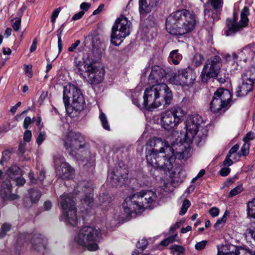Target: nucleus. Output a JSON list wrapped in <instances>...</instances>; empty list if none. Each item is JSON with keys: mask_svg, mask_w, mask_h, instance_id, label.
Listing matches in <instances>:
<instances>
[{"mask_svg": "<svg viewBox=\"0 0 255 255\" xmlns=\"http://www.w3.org/2000/svg\"><path fill=\"white\" fill-rule=\"evenodd\" d=\"M201 123L199 115L190 116L186 122L185 138L183 140L177 138L170 145L159 138L151 139L145 151L147 163L156 169L169 172L172 169L176 158L187 159L190 156L189 143L197 134Z\"/></svg>", "mask_w": 255, "mask_h": 255, "instance_id": "obj_1", "label": "nucleus"}, {"mask_svg": "<svg viewBox=\"0 0 255 255\" xmlns=\"http://www.w3.org/2000/svg\"><path fill=\"white\" fill-rule=\"evenodd\" d=\"M156 193L151 190H142L127 197L123 203V211L115 215L118 223L126 222L133 214L142 212L145 209L150 208L156 201Z\"/></svg>", "mask_w": 255, "mask_h": 255, "instance_id": "obj_2", "label": "nucleus"}, {"mask_svg": "<svg viewBox=\"0 0 255 255\" xmlns=\"http://www.w3.org/2000/svg\"><path fill=\"white\" fill-rule=\"evenodd\" d=\"M197 22L196 14L186 9L176 10L166 18V29L170 34L180 36L190 32Z\"/></svg>", "mask_w": 255, "mask_h": 255, "instance_id": "obj_3", "label": "nucleus"}, {"mask_svg": "<svg viewBox=\"0 0 255 255\" xmlns=\"http://www.w3.org/2000/svg\"><path fill=\"white\" fill-rule=\"evenodd\" d=\"M143 105L147 109L169 106L173 98L172 93L165 84H158L145 89L143 97Z\"/></svg>", "mask_w": 255, "mask_h": 255, "instance_id": "obj_4", "label": "nucleus"}, {"mask_svg": "<svg viewBox=\"0 0 255 255\" xmlns=\"http://www.w3.org/2000/svg\"><path fill=\"white\" fill-rule=\"evenodd\" d=\"M101 231L91 226L81 228L75 235L74 242L87 250L93 252L99 249L98 243L100 239Z\"/></svg>", "mask_w": 255, "mask_h": 255, "instance_id": "obj_5", "label": "nucleus"}, {"mask_svg": "<svg viewBox=\"0 0 255 255\" xmlns=\"http://www.w3.org/2000/svg\"><path fill=\"white\" fill-rule=\"evenodd\" d=\"M63 101L67 111L70 106L69 101L71 99V107L75 111L83 110L85 104V100L80 90L74 84L68 83L63 86Z\"/></svg>", "mask_w": 255, "mask_h": 255, "instance_id": "obj_6", "label": "nucleus"}, {"mask_svg": "<svg viewBox=\"0 0 255 255\" xmlns=\"http://www.w3.org/2000/svg\"><path fill=\"white\" fill-rule=\"evenodd\" d=\"M64 145L66 149L71 155L77 152L85 151L90 153L89 145L86 143L85 136L80 133L69 132L63 138Z\"/></svg>", "mask_w": 255, "mask_h": 255, "instance_id": "obj_7", "label": "nucleus"}, {"mask_svg": "<svg viewBox=\"0 0 255 255\" xmlns=\"http://www.w3.org/2000/svg\"><path fill=\"white\" fill-rule=\"evenodd\" d=\"M131 22L123 14L116 20L112 28L111 43L118 45L123 39L129 35Z\"/></svg>", "mask_w": 255, "mask_h": 255, "instance_id": "obj_8", "label": "nucleus"}, {"mask_svg": "<svg viewBox=\"0 0 255 255\" xmlns=\"http://www.w3.org/2000/svg\"><path fill=\"white\" fill-rule=\"evenodd\" d=\"M184 115V111L181 108L172 107L160 114V124L165 129L171 130L181 123Z\"/></svg>", "mask_w": 255, "mask_h": 255, "instance_id": "obj_9", "label": "nucleus"}, {"mask_svg": "<svg viewBox=\"0 0 255 255\" xmlns=\"http://www.w3.org/2000/svg\"><path fill=\"white\" fill-rule=\"evenodd\" d=\"M73 198L71 194H63L60 197L58 201L64 210L61 220H64L72 226H75L77 225L78 220Z\"/></svg>", "mask_w": 255, "mask_h": 255, "instance_id": "obj_10", "label": "nucleus"}, {"mask_svg": "<svg viewBox=\"0 0 255 255\" xmlns=\"http://www.w3.org/2000/svg\"><path fill=\"white\" fill-rule=\"evenodd\" d=\"M231 96L228 90H218L214 93L210 104L211 111L213 113L225 112L232 104Z\"/></svg>", "mask_w": 255, "mask_h": 255, "instance_id": "obj_11", "label": "nucleus"}, {"mask_svg": "<svg viewBox=\"0 0 255 255\" xmlns=\"http://www.w3.org/2000/svg\"><path fill=\"white\" fill-rule=\"evenodd\" d=\"M222 66L221 58L216 56L208 60L204 66L201 76L202 79L216 78Z\"/></svg>", "mask_w": 255, "mask_h": 255, "instance_id": "obj_12", "label": "nucleus"}, {"mask_svg": "<svg viewBox=\"0 0 255 255\" xmlns=\"http://www.w3.org/2000/svg\"><path fill=\"white\" fill-rule=\"evenodd\" d=\"M94 64V61L87 57L76 65L78 72L81 76V78L88 80H98L96 76V69Z\"/></svg>", "mask_w": 255, "mask_h": 255, "instance_id": "obj_13", "label": "nucleus"}, {"mask_svg": "<svg viewBox=\"0 0 255 255\" xmlns=\"http://www.w3.org/2000/svg\"><path fill=\"white\" fill-rule=\"evenodd\" d=\"M54 162L56 173L59 177L62 179L68 178L73 173V169L65 161L63 156L59 155L55 156Z\"/></svg>", "mask_w": 255, "mask_h": 255, "instance_id": "obj_14", "label": "nucleus"}, {"mask_svg": "<svg viewBox=\"0 0 255 255\" xmlns=\"http://www.w3.org/2000/svg\"><path fill=\"white\" fill-rule=\"evenodd\" d=\"M223 3V0H208L204 6L205 16H211L213 20L218 18Z\"/></svg>", "mask_w": 255, "mask_h": 255, "instance_id": "obj_15", "label": "nucleus"}, {"mask_svg": "<svg viewBox=\"0 0 255 255\" xmlns=\"http://www.w3.org/2000/svg\"><path fill=\"white\" fill-rule=\"evenodd\" d=\"M84 182L80 183L78 185L77 188L74 190L76 194L79 192L80 195L84 194V198L81 199V202L83 206V208L86 210L91 208L93 202V188L90 187L85 186Z\"/></svg>", "mask_w": 255, "mask_h": 255, "instance_id": "obj_16", "label": "nucleus"}, {"mask_svg": "<svg viewBox=\"0 0 255 255\" xmlns=\"http://www.w3.org/2000/svg\"><path fill=\"white\" fill-rule=\"evenodd\" d=\"M128 169L126 167H120L116 172L111 173L108 178L113 186H121L126 183L128 178Z\"/></svg>", "mask_w": 255, "mask_h": 255, "instance_id": "obj_17", "label": "nucleus"}, {"mask_svg": "<svg viewBox=\"0 0 255 255\" xmlns=\"http://www.w3.org/2000/svg\"><path fill=\"white\" fill-rule=\"evenodd\" d=\"M173 77V70L170 68L163 69L157 65H154L152 67L149 80H160L166 78L171 80Z\"/></svg>", "mask_w": 255, "mask_h": 255, "instance_id": "obj_18", "label": "nucleus"}, {"mask_svg": "<svg viewBox=\"0 0 255 255\" xmlns=\"http://www.w3.org/2000/svg\"><path fill=\"white\" fill-rule=\"evenodd\" d=\"M249 8L245 6L243 9L241 13V20L239 23L235 24L234 23H228L227 22V25L228 26L229 31H227V35H229L228 32L233 31L234 32L238 31L241 29L242 28L246 27L249 22V18L248 16L249 15Z\"/></svg>", "mask_w": 255, "mask_h": 255, "instance_id": "obj_19", "label": "nucleus"}, {"mask_svg": "<svg viewBox=\"0 0 255 255\" xmlns=\"http://www.w3.org/2000/svg\"><path fill=\"white\" fill-rule=\"evenodd\" d=\"M32 249L38 253H43L47 247V240L41 234L33 235L31 241Z\"/></svg>", "mask_w": 255, "mask_h": 255, "instance_id": "obj_20", "label": "nucleus"}, {"mask_svg": "<svg viewBox=\"0 0 255 255\" xmlns=\"http://www.w3.org/2000/svg\"><path fill=\"white\" fill-rule=\"evenodd\" d=\"M6 174L9 178L15 181L17 185H22L25 183V180L21 177V169L16 165H12L8 168Z\"/></svg>", "mask_w": 255, "mask_h": 255, "instance_id": "obj_21", "label": "nucleus"}, {"mask_svg": "<svg viewBox=\"0 0 255 255\" xmlns=\"http://www.w3.org/2000/svg\"><path fill=\"white\" fill-rule=\"evenodd\" d=\"M0 195L3 200H13L18 198L15 194H11V185L9 180L3 182L0 189Z\"/></svg>", "mask_w": 255, "mask_h": 255, "instance_id": "obj_22", "label": "nucleus"}, {"mask_svg": "<svg viewBox=\"0 0 255 255\" xmlns=\"http://www.w3.org/2000/svg\"><path fill=\"white\" fill-rule=\"evenodd\" d=\"M255 55V43L250 44L245 47L239 53L240 60L244 62L252 60Z\"/></svg>", "mask_w": 255, "mask_h": 255, "instance_id": "obj_23", "label": "nucleus"}, {"mask_svg": "<svg viewBox=\"0 0 255 255\" xmlns=\"http://www.w3.org/2000/svg\"><path fill=\"white\" fill-rule=\"evenodd\" d=\"M254 81H243L239 84L235 92L237 97L239 98L246 96L253 90Z\"/></svg>", "mask_w": 255, "mask_h": 255, "instance_id": "obj_24", "label": "nucleus"}, {"mask_svg": "<svg viewBox=\"0 0 255 255\" xmlns=\"http://www.w3.org/2000/svg\"><path fill=\"white\" fill-rule=\"evenodd\" d=\"M41 196V192L37 189H30L28 191V194L24 199L26 206H30L31 204L36 203Z\"/></svg>", "mask_w": 255, "mask_h": 255, "instance_id": "obj_25", "label": "nucleus"}, {"mask_svg": "<svg viewBox=\"0 0 255 255\" xmlns=\"http://www.w3.org/2000/svg\"><path fill=\"white\" fill-rule=\"evenodd\" d=\"M159 0H139V11L140 14H144L151 11Z\"/></svg>", "mask_w": 255, "mask_h": 255, "instance_id": "obj_26", "label": "nucleus"}, {"mask_svg": "<svg viewBox=\"0 0 255 255\" xmlns=\"http://www.w3.org/2000/svg\"><path fill=\"white\" fill-rule=\"evenodd\" d=\"M185 79L186 80H195V73L192 69L190 67H188L185 69L179 70L178 71V76L174 74L173 78Z\"/></svg>", "mask_w": 255, "mask_h": 255, "instance_id": "obj_27", "label": "nucleus"}, {"mask_svg": "<svg viewBox=\"0 0 255 255\" xmlns=\"http://www.w3.org/2000/svg\"><path fill=\"white\" fill-rule=\"evenodd\" d=\"M111 199L108 193H103L99 197V204L103 210H108L110 206Z\"/></svg>", "mask_w": 255, "mask_h": 255, "instance_id": "obj_28", "label": "nucleus"}, {"mask_svg": "<svg viewBox=\"0 0 255 255\" xmlns=\"http://www.w3.org/2000/svg\"><path fill=\"white\" fill-rule=\"evenodd\" d=\"M182 56L179 53L178 50H174L170 52L168 57V61L172 62L174 65H178L182 60Z\"/></svg>", "mask_w": 255, "mask_h": 255, "instance_id": "obj_29", "label": "nucleus"}, {"mask_svg": "<svg viewBox=\"0 0 255 255\" xmlns=\"http://www.w3.org/2000/svg\"><path fill=\"white\" fill-rule=\"evenodd\" d=\"M247 214L251 217L255 219V198L247 203Z\"/></svg>", "mask_w": 255, "mask_h": 255, "instance_id": "obj_30", "label": "nucleus"}, {"mask_svg": "<svg viewBox=\"0 0 255 255\" xmlns=\"http://www.w3.org/2000/svg\"><path fill=\"white\" fill-rule=\"evenodd\" d=\"M238 255H255L248 247H243L237 249Z\"/></svg>", "mask_w": 255, "mask_h": 255, "instance_id": "obj_31", "label": "nucleus"}, {"mask_svg": "<svg viewBox=\"0 0 255 255\" xmlns=\"http://www.w3.org/2000/svg\"><path fill=\"white\" fill-rule=\"evenodd\" d=\"M11 229V225L8 223H4L2 225L0 229V239L3 238L6 235L7 232Z\"/></svg>", "mask_w": 255, "mask_h": 255, "instance_id": "obj_32", "label": "nucleus"}, {"mask_svg": "<svg viewBox=\"0 0 255 255\" xmlns=\"http://www.w3.org/2000/svg\"><path fill=\"white\" fill-rule=\"evenodd\" d=\"M99 118L102 123L103 128L107 130H110L109 124L108 123L107 118L105 114L102 112L101 113Z\"/></svg>", "mask_w": 255, "mask_h": 255, "instance_id": "obj_33", "label": "nucleus"}, {"mask_svg": "<svg viewBox=\"0 0 255 255\" xmlns=\"http://www.w3.org/2000/svg\"><path fill=\"white\" fill-rule=\"evenodd\" d=\"M226 247L224 248L223 251L221 252L219 251L218 255H238L237 249L235 247L233 246V249L229 252L226 251Z\"/></svg>", "mask_w": 255, "mask_h": 255, "instance_id": "obj_34", "label": "nucleus"}, {"mask_svg": "<svg viewBox=\"0 0 255 255\" xmlns=\"http://www.w3.org/2000/svg\"><path fill=\"white\" fill-rule=\"evenodd\" d=\"M244 190V188L243 187L242 185H239L235 188H234L233 189H232L229 193V196L230 197H234L238 194L241 193Z\"/></svg>", "mask_w": 255, "mask_h": 255, "instance_id": "obj_35", "label": "nucleus"}, {"mask_svg": "<svg viewBox=\"0 0 255 255\" xmlns=\"http://www.w3.org/2000/svg\"><path fill=\"white\" fill-rule=\"evenodd\" d=\"M12 27L13 29L17 31L21 26V19L19 18H15L11 20Z\"/></svg>", "mask_w": 255, "mask_h": 255, "instance_id": "obj_36", "label": "nucleus"}, {"mask_svg": "<svg viewBox=\"0 0 255 255\" xmlns=\"http://www.w3.org/2000/svg\"><path fill=\"white\" fill-rule=\"evenodd\" d=\"M245 235L247 237H250L255 241V227L252 226L246 229Z\"/></svg>", "mask_w": 255, "mask_h": 255, "instance_id": "obj_37", "label": "nucleus"}, {"mask_svg": "<svg viewBox=\"0 0 255 255\" xmlns=\"http://www.w3.org/2000/svg\"><path fill=\"white\" fill-rule=\"evenodd\" d=\"M170 249L173 252L178 253V255H182L185 252V249L179 245H173L170 247Z\"/></svg>", "mask_w": 255, "mask_h": 255, "instance_id": "obj_38", "label": "nucleus"}, {"mask_svg": "<svg viewBox=\"0 0 255 255\" xmlns=\"http://www.w3.org/2000/svg\"><path fill=\"white\" fill-rule=\"evenodd\" d=\"M250 144L249 142H245L241 147V154H238L243 156H247L249 153Z\"/></svg>", "mask_w": 255, "mask_h": 255, "instance_id": "obj_39", "label": "nucleus"}, {"mask_svg": "<svg viewBox=\"0 0 255 255\" xmlns=\"http://www.w3.org/2000/svg\"><path fill=\"white\" fill-rule=\"evenodd\" d=\"M254 68H252L250 70L247 71L244 74V76H245L246 77H243V78H245V80H255V76H254Z\"/></svg>", "mask_w": 255, "mask_h": 255, "instance_id": "obj_40", "label": "nucleus"}, {"mask_svg": "<svg viewBox=\"0 0 255 255\" xmlns=\"http://www.w3.org/2000/svg\"><path fill=\"white\" fill-rule=\"evenodd\" d=\"M148 245V241L145 238H142L139 240L137 244V247L142 251L144 250Z\"/></svg>", "mask_w": 255, "mask_h": 255, "instance_id": "obj_41", "label": "nucleus"}, {"mask_svg": "<svg viewBox=\"0 0 255 255\" xmlns=\"http://www.w3.org/2000/svg\"><path fill=\"white\" fill-rule=\"evenodd\" d=\"M177 237V235H175L174 236H171L169 237H168L167 239L163 240L161 242V244L162 246H167L170 243H171L173 242L174 241L176 240V238Z\"/></svg>", "mask_w": 255, "mask_h": 255, "instance_id": "obj_42", "label": "nucleus"}, {"mask_svg": "<svg viewBox=\"0 0 255 255\" xmlns=\"http://www.w3.org/2000/svg\"><path fill=\"white\" fill-rule=\"evenodd\" d=\"M190 206V202L188 199H185L184 200L181 209V214L183 215L186 213L188 208Z\"/></svg>", "mask_w": 255, "mask_h": 255, "instance_id": "obj_43", "label": "nucleus"}, {"mask_svg": "<svg viewBox=\"0 0 255 255\" xmlns=\"http://www.w3.org/2000/svg\"><path fill=\"white\" fill-rule=\"evenodd\" d=\"M10 156V152L8 150H4L2 152L1 159L0 160V164H2L3 162L8 160Z\"/></svg>", "mask_w": 255, "mask_h": 255, "instance_id": "obj_44", "label": "nucleus"}, {"mask_svg": "<svg viewBox=\"0 0 255 255\" xmlns=\"http://www.w3.org/2000/svg\"><path fill=\"white\" fill-rule=\"evenodd\" d=\"M61 7H58L57 8H56L52 13L51 16V22L53 23V24H54L56 18L58 17L59 13L61 10Z\"/></svg>", "mask_w": 255, "mask_h": 255, "instance_id": "obj_45", "label": "nucleus"}, {"mask_svg": "<svg viewBox=\"0 0 255 255\" xmlns=\"http://www.w3.org/2000/svg\"><path fill=\"white\" fill-rule=\"evenodd\" d=\"M203 60V58L202 56L200 54H197L194 57V63L196 66H200L202 63Z\"/></svg>", "mask_w": 255, "mask_h": 255, "instance_id": "obj_46", "label": "nucleus"}, {"mask_svg": "<svg viewBox=\"0 0 255 255\" xmlns=\"http://www.w3.org/2000/svg\"><path fill=\"white\" fill-rule=\"evenodd\" d=\"M57 37H58V49L59 52H60L62 48V39H61V36L62 34V30L61 29H58L57 30Z\"/></svg>", "mask_w": 255, "mask_h": 255, "instance_id": "obj_47", "label": "nucleus"}, {"mask_svg": "<svg viewBox=\"0 0 255 255\" xmlns=\"http://www.w3.org/2000/svg\"><path fill=\"white\" fill-rule=\"evenodd\" d=\"M238 57V56L236 53H233L232 57L229 54H227L225 55L223 58L226 62H230L232 60H233V62H235Z\"/></svg>", "mask_w": 255, "mask_h": 255, "instance_id": "obj_48", "label": "nucleus"}, {"mask_svg": "<svg viewBox=\"0 0 255 255\" xmlns=\"http://www.w3.org/2000/svg\"><path fill=\"white\" fill-rule=\"evenodd\" d=\"M34 118L31 119L29 117H26L23 121V127L24 128L26 129L28 128L29 126L33 122Z\"/></svg>", "mask_w": 255, "mask_h": 255, "instance_id": "obj_49", "label": "nucleus"}, {"mask_svg": "<svg viewBox=\"0 0 255 255\" xmlns=\"http://www.w3.org/2000/svg\"><path fill=\"white\" fill-rule=\"evenodd\" d=\"M24 71L29 78H31L32 76V65H25Z\"/></svg>", "mask_w": 255, "mask_h": 255, "instance_id": "obj_50", "label": "nucleus"}, {"mask_svg": "<svg viewBox=\"0 0 255 255\" xmlns=\"http://www.w3.org/2000/svg\"><path fill=\"white\" fill-rule=\"evenodd\" d=\"M32 137L31 131L29 130H26L23 134V140L26 142H29Z\"/></svg>", "mask_w": 255, "mask_h": 255, "instance_id": "obj_51", "label": "nucleus"}, {"mask_svg": "<svg viewBox=\"0 0 255 255\" xmlns=\"http://www.w3.org/2000/svg\"><path fill=\"white\" fill-rule=\"evenodd\" d=\"M91 5L90 3L85 2H82L80 5V8L82 10L81 11H83V12L85 13V12L88 11L91 7Z\"/></svg>", "mask_w": 255, "mask_h": 255, "instance_id": "obj_52", "label": "nucleus"}, {"mask_svg": "<svg viewBox=\"0 0 255 255\" xmlns=\"http://www.w3.org/2000/svg\"><path fill=\"white\" fill-rule=\"evenodd\" d=\"M206 244L207 242L206 241L197 243L195 246V249L197 250H202L205 247Z\"/></svg>", "mask_w": 255, "mask_h": 255, "instance_id": "obj_53", "label": "nucleus"}, {"mask_svg": "<svg viewBox=\"0 0 255 255\" xmlns=\"http://www.w3.org/2000/svg\"><path fill=\"white\" fill-rule=\"evenodd\" d=\"M45 134L43 132H41L39 133L36 139L37 143L40 145L42 142L45 140Z\"/></svg>", "mask_w": 255, "mask_h": 255, "instance_id": "obj_54", "label": "nucleus"}, {"mask_svg": "<svg viewBox=\"0 0 255 255\" xmlns=\"http://www.w3.org/2000/svg\"><path fill=\"white\" fill-rule=\"evenodd\" d=\"M231 157V155H229V154H227L226 158H225V159L224 160V162H223V165H225V166H231L233 164V161L231 159L230 157Z\"/></svg>", "mask_w": 255, "mask_h": 255, "instance_id": "obj_55", "label": "nucleus"}, {"mask_svg": "<svg viewBox=\"0 0 255 255\" xmlns=\"http://www.w3.org/2000/svg\"><path fill=\"white\" fill-rule=\"evenodd\" d=\"M209 213L213 217H217L219 214V209L216 207H212L209 210Z\"/></svg>", "mask_w": 255, "mask_h": 255, "instance_id": "obj_56", "label": "nucleus"}, {"mask_svg": "<svg viewBox=\"0 0 255 255\" xmlns=\"http://www.w3.org/2000/svg\"><path fill=\"white\" fill-rule=\"evenodd\" d=\"M255 137V135L252 132H249L244 138L245 142H248L249 141L253 139Z\"/></svg>", "mask_w": 255, "mask_h": 255, "instance_id": "obj_57", "label": "nucleus"}, {"mask_svg": "<svg viewBox=\"0 0 255 255\" xmlns=\"http://www.w3.org/2000/svg\"><path fill=\"white\" fill-rule=\"evenodd\" d=\"M80 43V40H76L75 43H72L71 46L68 48V51L70 52L74 51V50L79 45Z\"/></svg>", "mask_w": 255, "mask_h": 255, "instance_id": "obj_58", "label": "nucleus"}, {"mask_svg": "<svg viewBox=\"0 0 255 255\" xmlns=\"http://www.w3.org/2000/svg\"><path fill=\"white\" fill-rule=\"evenodd\" d=\"M231 169L228 167L222 168L220 171V174L222 176H227L230 172Z\"/></svg>", "mask_w": 255, "mask_h": 255, "instance_id": "obj_59", "label": "nucleus"}, {"mask_svg": "<svg viewBox=\"0 0 255 255\" xmlns=\"http://www.w3.org/2000/svg\"><path fill=\"white\" fill-rule=\"evenodd\" d=\"M84 12L83 11H79L77 13L75 14L72 17V19L74 21L80 19L84 15Z\"/></svg>", "mask_w": 255, "mask_h": 255, "instance_id": "obj_60", "label": "nucleus"}, {"mask_svg": "<svg viewBox=\"0 0 255 255\" xmlns=\"http://www.w3.org/2000/svg\"><path fill=\"white\" fill-rule=\"evenodd\" d=\"M239 148V145L238 144L233 146L229 150L228 154L232 155L233 154L236 153Z\"/></svg>", "mask_w": 255, "mask_h": 255, "instance_id": "obj_61", "label": "nucleus"}, {"mask_svg": "<svg viewBox=\"0 0 255 255\" xmlns=\"http://www.w3.org/2000/svg\"><path fill=\"white\" fill-rule=\"evenodd\" d=\"M224 224H225L224 222H223L222 221V220L218 219L217 220V222L215 224L214 227L216 229L219 230L223 227V226H224Z\"/></svg>", "mask_w": 255, "mask_h": 255, "instance_id": "obj_62", "label": "nucleus"}, {"mask_svg": "<svg viewBox=\"0 0 255 255\" xmlns=\"http://www.w3.org/2000/svg\"><path fill=\"white\" fill-rule=\"evenodd\" d=\"M28 177L29 178L30 182L31 183H37V179L34 178V175L33 172H30L28 174Z\"/></svg>", "mask_w": 255, "mask_h": 255, "instance_id": "obj_63", "label": "nucleus"}, {"mask_svg": "<svg viewBox=\"0 0 255 255\" xmlns=\"http://www.w3.org/2000/svg\"><path fill=\"white\" fill-rule=\"evenodd\" d=\"M104 6V5L103 4H100L98 7V8H97L93 11V15H96L100 13L103 9Z\"/></svg>", "mask_w": 255, "mask_h": 255, "instance_id": "obj_64", "label": "nucleus"}]
</instances>
